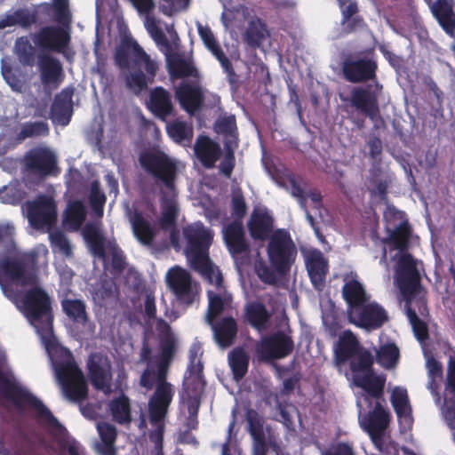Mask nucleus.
Returning <instances> with one entry per match:
<instances>
[{
  "label": "nucleus",
  "instance_id": "1",
  "mask_svg": "<svg viewBox=\"0 0 455 455\" xmlns=\"http://www.w3.org/2000/svg\"><path fill=\"white\" fill-rule=\"evenodd\" d=\"M378 62L372 50L359 52L345 57L341 62L343 78L351 84H366L352 89L350 97H340L343 102L359 113L375 120L380 114L379 97L383 92V84L378 80Z\"/></svg>",
  "mask_w": 455,
  "mask_h": 455
},
{
  "label": "nucleus",
  "instance_id": "2",
  "mask_svg": "<svg viewBox=\"0 0 455 455\" xmlns=\"http://www.w3.org/2000/svg\"><path fill=\"white\" fill-rule=\"evenodd\" d=\"M156 330L160 350L158 385L148 401V417L154 425L164 419L172 402L174 390L172 385L167 381V376L177 349L176 339L165 320H157Z\"/></svg>",
  "mask_w": 455,
  "mask_h": 455
},
{
  "label": "nucleus",
  "instance_id": "3",
  "mask_svg": "<svg viewBox=\"0 0 455 455\" xmlns=\"http://www.w3.org/2000/svg\"><path fill=\"white\" fill-rule=\"evenodd\" d=\"M114 59L119 68L132 70L126 76L125 84L134 94H140L155 82L158 63L133 38L124 37L121 41L115 51Z\"/></svg>",
  "mask_w": 455,
  "mask_h": 455
},
{
  "label": "nucleus",
  "instance_id": "4",
  "mask_svg": "<svg viewBox=\"0 0 455 455\" xmlns=\"http://www.w3.org/2000/svg\"><path fill=\"white\" fill-rule=\"evenodd\" d=\"M297 248L290 233L283 228L274 231L269 237L267 254L270 266L264 259H256L254 270L259 278L265 283H276V274L283 276L287 275L297 257Z\"/></svg>",
  "mask_w": 455,
  "mask_h": 455
},
{
  "label": "nucleus",
  "instance_id": "5",
  "mask_svg": "<svg viewBox=\"0 0 455 455\" xmlns=\"http://www.w3.org/2000/svg\"><path fill=\"white\" fill-rule=\"evenodd\" d=\"M53 366L66 398L75 403L84 401L88 396L87 383L71 351L63 347L56 348Z\"/></svg>",
  "mask_w": 455,
  "mask_h": 455
},
{
  "label": "nucleus",
  "instance_id": "6",
  "mask_svg": "<svg viewBox=\"0 0 455 455\" xmlns=\"http://www.w3.org/2000/svg\"><path fill=\"white\" fill-rule=\"evenodd\" d=\"M396 283L405 300V307L415 306L421 315L428 313L427 291L421 284V276L411 254H403L397 264Z\"/></svg>",
  "mask_w": 455,
  "mask_h": 455
},
{
  "label": "nucleus",
  "instance_id": "7",
  "mask_svg": "<svg viewBox=\"0 0 455 455\" xmlns=\"http://www.w3.org/2000/svg\"><path fill=\"white\" fill-rule=\"evenodd\" d=\"M334 359L337 364L349 363L353 373L371 370L374 359L351 331H345L339 338L334 348Z\"/></svg>",
  "mask_w": 455,
  "mask_h": 455
},
{
  "label": "nucleus",
  "instance_id": "8",
  "mask_svg": "<svg viewBox=\"0 0 455 455\" xmlns=\"http://www.w3.org/2000/svg\"><path fill=\"white\" fill-rule=\"evenodd\" d=\"M0 277L21 287L37 283V259L36 254L3 256L0 258Z\"/></svg>",
  "mask_w": 455,
  "mask_h": 455
},
{
  "label": "nucleus",
  "instance_id": "9",
  "mask_svg": "<svg viewBox=\"0 0 455 455\" xmlns=\"http://www.w3.org/2000/svg\"><path fill=\"white\" fill-rule=\"evenodd\" d=\"M139 163L148 175L163 184V189L175 190L177 164L168 155L163 151L147 150L140 154Z\"/></svg>",
  "mask_w": 455,
  "mask_h": 455
},
{
  "label": "nucleus",
  "instance_id": "10",
  "mask_svg": "<svg viewBox=\"0 0 455 455\" xmlns=\"http://www.w3.org/2000/svg\"><path fill=\"white\" fill-rule=\"evenodd\" d=\"M0 393L17 407L28 405L35 410L38 419H44L52 426H58L59 421L43 402L29 391L8 379L0 368Z\"/></svg>",
  "mask_w": 455,
  "mask_h": 455
},
{
  "label": "nucleus",
  "instance_id": "11",
  "mask_svg": "<svg viewBox=\"0 0 455 455\" xmlns=\"http://www.w3.org/2000/svg\"><path fill=\"white\" fill-rule=\"evenodd\" d=\"M182 235L186 241L184 252L192 265L203 267L207 264L209 249L213 240V233L201 221L183 228Z\"/></svg>",
  "mask_w": 455,
  "mask_h": 455
},
{
  "label": "nucleus",
  "instance_id": "12",
  "mask_svg": "<svg viewBox=\"0 0 455 455\" xmlns=\"http://www.w3.org/2000/svg\"><path fill=\"white\" fill-rule=\"evenodd\" d=\"M22 303L25 313L31 321L40 322L44 331L52 330L51 299L44 289L37 286L29 289L25 292Z\"/></svg>",
  "mask_w": 455,
  "mask_h": 455
},
{
  "label": "nucleus",
  "instance_id": "13",
  "mask_svg": "<svg viewBox=\"0 0 455 455\" xmlns=\"http://www.w3.org/2000/svg\"><path fill=\"white\" fill-rule=\"evenodd\" d=\"M349 323L368 331L380 329L389 317L387 310L376 301L365 302L347 315Z\"/></svg>",
  "mask_w": 455,
  "mask_h": 455
},
{
  "label": "nucleus",
  "instance_id": "14",
  "mask_svg": "<svg viewBox=\"0 0 455 455\" xmlns=\"http://www.w3.org/2000/svg\"><path fill=\"white\" fill-rule=\"evenodd\" d=\"M293 349V339L283 331L264 336L256 346L258 357L265 362L285 358Z\"/></svg>",
  "mask_w": 455,
  "mask_h": 455
},
{
  "label": "nucleus",
  "instance_id": "15",
  "mask_svg": "<svg viewBox=\"0 0 455 455\" xmlns=\"http://www.w3.org/2000/svg\"><path fill=\"white\" fill-rule=\"evenodd\" d=\"M27 216L29 224L36 229L51 228L57 220V205L52 196L39 195L27 203Z\"/></svg>",
  "mask_w": 455,
  "mask_h": 455
},
{
  "label": "nucleus",
  "instance_id": "16",
  "mask_svg": "<svg viewBox=\"0 0 455 455\" xmlns=\"http://www.w3.org/2000/svg\"><path fill=\"white\" fill-rule=\"evenodd\" d=\"M56 166V156L47 147L33 148L24 156V168L34 176L45 178L53 172Z\"/></svg>",
  "mask_w": 455,
  "mask_h": 455
},
{
  "label": "nucleus",
  "instance_id": "17",
  "mask_svg": "<svg viewBox=\"0 0 455 455\" xmlns=\"http://www.w3.org/2000/svg\"><path fill=\"white\" fill-rule=\"evenodd\" d=\"M69 32L59 26H45L33 36L36 46L43 50L63 53L70 44Z\"/></svg>",
  "mask_w": 455,
  "mask_h": 455
},
{
  "label": "nucleus",
  "instance_id": "18",
  "mask_svg": "<svg viewBox=\"0 0 455 455\" xmlns=\"http://www.w3.org/2000/svg\"><path fill=\"white\" fill-rule=\"evenodd\" d=\"M87 371L90 381L93 387L102 391L105 395H110L112 388L111 364L100 355H91L87 361Z\"/></svg>",
  "mask_w": 455,
  "mask_h": 455
},
{
  "label": "nucleus",
  "instance_id": "19",
  "mask_svg": "<svg viewBox=\"0 0 455 455\" xmlns=\"http://www.w3.org/2000/svg\"><path fill=\"white\" fill-rule=\"evenodd\" d=\"M166 281L179 300L187 305L193 303L191 275L188 271L180 267H174L168 271Z\"/></svg>",
  "mask_w": 455,
  "mask_h": 455
},
{
  "label": "nucleus",
  "instance_id": "20",
  "mask_svg": "<svg viewBox=\"0 0 455 455\" xmlns=\"http://www.w3.org/2000/svg\"><path fill=\"white\" fill-rule=\"evenodd\" d=\"M175 97L182 109L190 115L199 111L204 103V94L198 84L182 82L175 90Z\"/></svg>",
  "mask_w": 455,
  "mask_h": 455
},
{
  "label": "nucleus",
  "instance_id": "21",
  "mask_svg": "<svg viewBox=\"0 0 455 455\" xmlns=\"http://www.w3.org/2000/svg\"><path fill=\"white\" fill-rule=\"evenodd\" d=\"M73 94L74 88L66 87L55 95L50 111L53 122L63 126L69 124L73 112Z\"/></svg>",
  "mask_w": 455,
  "mask_h": 455
},
{
  "label": "nucleus",
  "instance_id": "22",
  "mask_svg": "<svg viewBox=\"0 0 455 455\" xmlns=\"http://www.w3.org/2000/svg\"><path fill=\"white\" fill-rule=\"evenodd\" d=\"M223 239L232 257L249 251L242 221L233 220L228 224L223 230Z\"/></svg>",
  "mask_w": 455,
  "mask_h": 455
},
{
  "label": "nucleus",
  "instance_id": "23",
  "mask_svg": "<svg viewBox=\"0 0 455 455\" xmlns=\"http://www.w3.org/2000/svg\"><path fill=\"white\" fill-rule=\"evenodd\" d=\"M38 66L42 84L57 89L64 80L63 68L60 61L50 55H43L39 58Z\"/></svg>",
  "mask_w": 455,
  "mask_h": 455
},
{
  "label": "nucleus",
  "instance_id": "24",
  "mask_svg": "<svg viewBox=\"0 0 455 455\" xmlns=\"http://www.w3.org/2000/svg\"><path fill=\"white\" fill-rule=\"evenodd\" d=\"M251 237L256 241L269 239L273 232L274 220L266 212L254 210L247 223Z\"/></svg>",
  "mask_w": 455,
  "mask_h": 455
},
{
  "label": "nucleus",
  "instance_id": "25",
  "mask_svg": "<svg viewBox=\"0 0 455 455\" xmlns=\"http://www.w3.org/2000/svg\"><path fill=\"white\" fill-rule=\"evenodd\" d=\"M271 317L267 307L261 302L252 301L244 307V322L259 332L266 331L269 328Z\"/></svg>",
  "mask_w": 455,
  "mask_h": 455
},
{
  "label": "nucleus",
  "instance_id": "26",
  "mask_svg": "<svg viewBox=\"0 0 455 455\" xmlns=\"http://www.w3.org/2000/svg\"><path fill=\"white\" fill-rule=\"evenodd\" d=\"M390 420L389 412L380 402H377L374 409L367 414L363 419V427L372 439L380 437Z\"/></svg>",
  "mask_w": 455,
  "mask_h": 455
},
{
  "label": "nucleus",
  "instance_id": "27",
  "mask_svg": "<svg viewBox=\"0 0 455 455\" xmlns=\"http://www.w3.org/2000/svg\"><path fill=\"white\" fill-rule=\"evenodd\" d=\"M194 150L203 166L207 169L214 167L215 163L221 156L220 145L207 136H200L197 138Z\"/></svg>",
  "mask_w": 455,
  "mask_h": 455
},
{
  "label": "nucleus",
  "instance_id": "28",
  "mask_svg": "<svg viewBox=\"0 0 455 455\" xmlns=\"http://www.w3.org/2000/svg\"><path fill=\"white\" fill-rule=\"evenodd\" d=\"M148 108L162 120L170 116L173 112L171 93L162 86L154 88L149 94Z\"/></svg>",
  "mask_w": 455,
  "mask_h": 455
},
{
  "label": "nucleus",
  "instance_id": "29",
  "mask_svg": "<svg viewBox=\"0 0 455 455\" xmlns=\"http://www.w3.org/2000/svg\"><path fill=\"white\" fill-rule=\"evenodd\" d=\"M211 325L214 339L220 347L226 348L234 344L238 331L237 323L234 317L225 316L216 323L213 321Z\"/></svg>",
  "mask_w": 455,
  "mask_h": 455
},
{
  "label": "nucleus",
  "instance_id": "30",
  "mask_svg": "<svg viewBox=\"0 0 455 455\" xmlns=\"http://www.w3.org/2000/svg\"><path fill=\"white\" fill-rule=\"evenodd\" d=\"M354 383L356 387L363 389L371 397L382 398L385 379L376 375L372 367L369 371L354 373Z\"/></svg>",
  "mask_w": 455,
  "mask_h": 455
},
{
  "label": "nucleus",
  "instance_id": "31",
  "mask_svg": "<svg viewBox=\"0 0 455 455\" xmlns=\"http://www.w3.org/2000/svg\"><path fill=\"white\" fill-rule=\"evenodd\" d=\"M342 297L347 304V315L370 300L363 285L355 279L346 282L342 287Z\"/></svg>",
  "mask_w": 455,
  "mask_h": 455
},
{
  "label": "nucleus",
  "instance_id": "32",
  "mask_svg": "<svg viewBox=\"0 0 455 455\" xmlns=\"http://www.w3.org/2000/svg\"><path fill=\"white\" fill-rule=\"evenodd\" d=\"M160 204L162 215L160 218V225L166 228L175 225L179 215V209L176 202V192H169L164 189L160 190Z\"/></svg>",
  "mask_w": 455,
  "mask_h": 455
},
{
  "label": "nucleus",
  "instance_id": "33",
  "mask_svg": "<svg viewBox=\"0 0 455 455\" xmlns=\"http://www.w3.org/2000/svg\"><path fill=\"white\" fill-rule=\"evenodd\" d=\"M97 430L100 442L96 443V451L100 455H116L115 443L117 437V430L115 426L108 422H100Z\"/></svg>",
  "mask_w": 455,
  "mask_h": 455
},
{
  "label": "nucleus",
  "instance_id": "34",
  "mask_svg": "<svg viewBox=\"0 0 455 455\" xmlns=\"http://www.w3.org/2000/svg\"><path fill=\"white\" fill-rule=\"evenodd\" d=\"M307 268L313 286L322 291L328 273V263L321 253L312 255L307 261Z\"/></svg>",
  "mask_w": 455,
  "mask_h": 455
},
{
  "label": "nucleus",
  "instance_id": "35",
  "mask_svg": "<svg viewBox=\"0 0 455 455\" xmlns=\"http://www.w3.org/2000/svg\"><path fill=\"white\" fill-rule=\"evenodd\" d=\"M388 236L383 240L384 243L391 245L401 251L407 250L411 235V228L408 220H403L396 227L387 228Z\"/></svg>",
  "mask_w": 455,
  "mask_h": 455
},
{
  "label": "nucleus",
  "instance_id": "36",
  "mask_svg": "<svg viewBox=\"0 0 455 455\" xmlns=\"http://www.w3.org/2000/svg\"><path fill=\"white\" fill-rule=\"evenodd\" d=\"M268 36L266 23L259 17L252 16L243 34V40L251 48H259Z\"/></svg>",
  "mask_w": 455,
  "mask_h": 455
},
{
  "label": "nucleus",
  "instance_id": "37",
  "mask_svg": "<svg viewBox=\"0 0 455 455\" xmlns=\"http://www.w3.org/2000/svg\"><path fill=\"white\" fill-rule=\"evenodd\" d=\"M132 232L137 240L143 245L149 246L156 237V230L142 213L135 211L131 217Z\"/></svg>",
  "mask_w": 455,
  "mask_h": 455
},
{
  "label": "nucleus",
  "instance_id": "38",
  "mask_svg": "<svg viewBox=\"0 0 455 455\" xmlns=\"http://www.w3.org/2000/svg\"><path fill=\"white\" fill-rule=\"evenodd\" d=\"M84 239L92 255L106 258V239L100 230L93 224H87L83 229Z\"/></svg>",
  "mask_w": 455,
  "mask_h": 455
},
{
  "label": "nucleus",
  "instance_id": "39",
  "mask_svg": "<svg viewBox=\"0 0 455 455\" xmlns=\"http://www.w3.org/2000/svg\"><path fill=\"white\" fill-rule=\"evenodd\" d=\"M62 311L76 323L85 325L89 322L86 304L79 299H64L60 302Z\"/></svg>",
  "mask_w": 455,
  "mask_h": 455
},
{
  "label": "nucleus",
  "instance_id": "40",
  "mask_svg": "<svg viewBox=\"0 0 455 455\" xmlns=\"http://www.w3.org/2000/svg\"><path fill=\"white\" fill-rule=\"evenodd\" d=\"M167 68L170 76L173 78L197 76L198 75L197 69L193 65V62L180 55L168 58Z\"/></svg>",
  "mask_w": 455,
  "mask_h": 455
},
{
  "label": "nucleus",
  "instance_id": "41",
  "mask_svg": "<svg viewBox=\"0 0 455 455\" xmlns=\"http://www.w3.org/2000/svg\"><path fill=\"white\" fill-rule=\"evenodd\" d=\"M431 11L444 30L450 32L454 29L455 16L452 6L448 0H435Z\"/></svg>",
  "mask_w": 455,
  "mask_h": 455
},
{
  "label": "nucleus",
  "instance_id": "42",
  "mask_svg": "<svg viewBox=\"0 0 455 455\" xmlns=\"http://www.w3.org/2000/svg\"><path fill=\"white\" fill-rule=\"evenodd\" d=\"M108 407L113 419L118 424H128L132 421L130 399L124 394L110 401Z\"/></svg>",
  "mask_w": 455,
  "mask_h": 455
},
{
  "label": "nucleus",
  "instance_id": "43",
  "mask_svg": "<svg viewBox=\"0 0 455 455\" xmlns=\"http://www.w3.org/2000/svg\"><path fill=\"white\" fill-rule=\"evenodd\" d=\"M169 137L177 143L188 145L193 139V127L186 121L176 119L166 126Z\"/></svg>",
  "mask_w": 455,
  "mask_h": 455
},
{
  "label": "nucleus",
  "instance_id": "44",
  "mask_svg": "<svg viewBox=\"0 0 455 455\" xmlns=\"http://www.w3.org/2000/svg\"><path fill=\"white\" fill-rule=\"evenodd\" d=\"M229 365L235 380L242 379L248 371L249 355L242 347L234 348L228 355Z\"/></svg>",
  "mask_w": 455,
  "mask_h": 455
},
{
  "label": "nucleus",
  "instance_id": "45",
  "mask_svg": "<svg viewBox=\"0 0 455 455\" xmlns=\"http://www.w3.org/2000/svg\"><path fill=\"white\" fill-rule=\"evenodd\" d=\"M183 387L188 397L202 398L205 387L203 371H196V370L193 371H187L183 381Z\"/></svg>",
  "mask_w": 455,
  "mask_h": 455
},
{
  "label": "nucleus",
  "instance_id": "46",
  "mask_svg": "<svg viewBox=\"0 0 455 455\" xmlns=\"http://www.w3.org/2000/svg\"><path fill=\"white\" fill-rule=\"evenodd\" d=\"M376 357L378 363L386 369L396 366L400 358V350L394 342H389L379 347Z\"/></svg>",
  "mask_w": 455,
  "mask_h": 455
},
{
  "label": "nucleus",
  "instance_id": "47",
  "mask_svg": "<svg viewBox=\"0 0 455 455\" xmlns=\"http://www.w3.org/2000/svg\"><path fill=\"white\" fill-rule=\"evenodd\" d=\"M405 309L416 338L419 341L426 340L428 338V328L427 323L419 317L417 307L408 305L405 307Z\"/></svg>",
  "mask_w": 455,
  "mask_h": 455
},
{
  "label": "nucleus",
  "instance_id": "48",
  "mask_svg": "<svg viewBox=\"0 0 455 455\" xmlns=\"http://www.w3.org/2000/svg\"><path fill=\"white\" fill-rule=\"evenodd\" d=\"M107 197L104 192L100 189V181L95 180L91 183L89 204L92 212L101 217L104 212V205L106 204Z\"/></svg>",
  "mask_w": 455,
  "mask_h": 455
},
{
  "label": "nucleus",
  "instance_id": "49",
  "mask_svg": "<svg viewBox=\"0 0 455 455\" xmlns=\"http://www.w3.org/2000/svg\"><path fill=\"white\" fill-rule=\"evenodd\" d=\"M85 217L86 208L83 202L76 200L68 204L65 217L67 223L78 228L83 224Z\"/></svg>",
  "mask_w": 455,
  "mask_h": 455
},
{
  "label": "nucleus",
  "instance_id": "50",
  "mask_svg": "<svg viewBox=\"0 0 455 455\" xmlns=\"http://www.w3.org/2000/svg\"><path fill=\"white\" fill-rule=\"evenodd\" d=\"M16 53L22 65L33 66L35 62V49L26 37H20L15 43Z\"/></svg>",
  "mask_w": 455,
  "mask_h": 455
},
{
  "label": "nucleus",
  "instance_id": "51",
  "mask_svg": "<svg viewBox=\"0 0 455 455\" xmlns=\"http://www.w3.org/2000/svg\"><path fill=\"white\" fill-rule=\"evenodd\" d=\"M49 134L48 124L44 121H36L33 123H26L23 124L18 134L19 140H26L37 136H46Z\"/></svg>",
  "mask_w": 455,
  "mask_h": 455
},
{
  "label": "nucleus",
  "instance_id": "52",
  "mask_svg": "<svg viewBox=\"0 0 455 455\" xmlns=\"http://www.w3.org/2000/svg\"><path fill=\"white\" fill-rule=\"evenodd\" d=\"M199 265H192V268L204 276H205L210 283L215 284L218 288L222 285L223 276L220 273V269L216 267L210 259V257H207V264L203 267H198Z\"/></svg>",
  "mask_w": 455,
  "mask_h": 455
},
{
  "label": "nucleus",
  "instance_id": "53",
  "mask_svg": "<svg viewBox=\"0 0 455 455\" xmlns=\"http://www.w3.org/2000/svg\"><path fill=\"white\" fill-rule=\"evenodd\" d=\"M209 305L207 310V322L212 324V322L219 316L225 308V301L222 297L213 291H208Z\"/></svg>",
  "mask_w": 455,
  "mask_h": 455
},
{
  "label": "nucleus",
  "instance_id": "54",
  "mask_svg": "<svg viewBox=\"0 0 455 455\" xmlns=\"http://www.w3.org/2000/svg\"><path fill=\"white\" fill-rule=\"evenodd\" d=\"M391 403L398 417H402L409 408V398L406 389L395 387L391 395Z\"/></svg>",
  "mask_w": 455,
  "mask_h": 455
},
{
  "label": "nucleus",
  "instance_id": "55",
  "mask_svg": "<svg viewBox=\"0 0 455 455\" xmlns=\"http://www.w3.org/2000/svg\"><path fill=\"white\" fill-rule=\"evenodd\" d=\"M245 419L248 423V431L251 437L265 435L263 419L256 410L251 408L247 409Z\"/></svg>",
  "mask_w": 455,
  "mask_h": 455
},
{
  "label": "nucleus",
  "instance_id": "56",
  "mask_svg": "<svg viewBox=\"0 0 455 455\" xmlns=\"http://www.w3.org/2000/svg\"><path fill=\"white\" fill-rule=\"evenodd\" d=\"M145 27L157 45L169 46L168 39L154 17H147Z\"/></svg>",
  "mask_w": 455,
  "mask_h": 455
},
{
  "label": "nucleus",
  "instance_id": "57",
  "mask_svg": "<svg viewBox=\"0 0 455 455\" xmlns=\"http://www.w3.org/2000/svg\"><path fill=\"white\" fill-rule=\"evenodd\" d=\"M52 6L55 20L63 26H68L71 21L68 0H52Z\"/></svg>",
  "mask_w": 455,
  "mask_h": 455
},
{
  "label": "nucleus",
  "instance_id": "58",
  "mask_svg": "<svg viewBox=\"0 0 455 455\" xmlns=\"http://www.w3.org/2000/svg\"><path fill=\"white\" fill-rule=\"evenodd\" d=\"M247 204L245 199L241 192L235 193L231 198V215L234 220L242 221V219L246 215Z\"/></svg>",
  "mask_w": 455,
  "mask_h": 455
},
{
  "label": "nucleus",
  "instance_id": "59",
  "mask_svg": "<svg viewBox=\"0 0 455 455\" xmlns=\"http://www.w3.org/2000/svg\"><path fill=\"white\" fill-rule=\"evenodd\" d=\"M225 148L226 154L220 164V170L226 178L229 179L235 165V157L234 149L231 148L229 141H225Z\"/></svg>",
  "mask_w": 455,
  "mask_h": 455
},
{
  "label": "nucleus",
  "instance_id": "60",
  "mask_svg": "<svg viewBox=\"0 0 455 455\" xmlns=\"http://www.w3.org/2000/svg\"><path fill=\"white\" fill-rule=\"evenodd\" d=\"M16 25L28 28L37 22V11L30 12L28 9H18L14 11Z\"/></svg>",
  "mask_w": 455,
  "mask_h": 455
},
{
  "label": "nucleus",
  "instance_id": "61",
  "mask_svg": "<svg viewBox=\"0 0 455 455\" xmlns=\"http://www.w3.org/2000/svg\"><path fill=\"white\" fill-rule=\"evenodd\" d=\"M383 218L387 228L396 227L398 223H401L403 220H408L406 219L405 213L403 211H400L394 205L388 204H387L386 210L384 211Z\"/></svg>",
  "mask_w": 455,
  "mask_h": 455
},
{
  "label": "nucleus",
  "instance_id": "62",
  "mask_svg": "<svg viewBox=\"0 0 455 455\" xmlns=\"http://www.w3.org/2000/svg\"><path fill=\"white\" fill-rule=\"evenodd\" d=\"M159 362L156 364V371L148 366L141 373L140 386L147 390H152L155 385H158Z\"/></svg>",
  "mask_w": 455,
  "mask_h": 455
},
{
  "label": "nucleus",
  "instance_id": "63",
  "mask_svg": "<svg viewBox=\"0 0 455 455\" xmlns=\"http://www.w3.org/2000/svg\"><path fill=\"white\" fill-rule=\"evenodd\" d=\"M449 396L445 397L443 407V414L448 426L455 429V394L447 393Z\"/></svg>",
  "mask_w": 455,
  "mask_h": 455
},
{
  "label": "nucleus",
  "instance_id": "64",
  "mask_svg": "<svg viewBox=\"0 0 455 455\" xmlns=\"http://www.w3.org/2000/svg\"><path fill=\"white\" fill-rule=\"evenodd\" d=\"M52 243L58 247L59 250L65 255H70L72 253V248L66 235L60 231L52 233L50 235Z\"/></svg>",
  "mask_w": 455,
  "mask_h": 455
}]
</instances>
